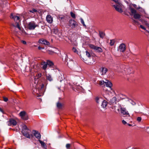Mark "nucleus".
Masks as SVG:
<instances>
[{
	"mask_svg": "<svg viewBox=\"0 0 149 149\" xmlns=\"http://www.w3.org/2000/svg\"><path fill=\"white\" fill-rule=\"evenodd\" d=\"M41 74L40 73H38V74L37 75V79L41 77Z\"/></svg>",
	"mask_w": 149,
	"mask_h": 149,
	"instance_id": "nucleus-42",
	"label": "nucleus"
},
{
	"mask_svg": "<svg viewBox=\"0 0 149 149\" xmlns=\"http://www.w3.org/2000/svg\"><path fill=\"white\" fill-rule=\"evenodd\" d=\"M146 31H147L149 33V31H148L147 30H146Z\"/></svg>",
	"mask_w": 149,
	"mask_h": 149,
	"instance_id": "nucleus-60",
	"label": "nucleus"
},
{
	"mask_svg": "<svg viewBox=\"0 0 149 149\" xmlns=\"http://www.w3.org/2000/svg\"><path fill=\"white\" fill-rule=\"evenodd\" d=\"M89 47L90 48L95 50L96 52H102V48L99 47L95 46L93 45H89Z\"/></svg>",
	"mask_w": 149,
	"mask_h": 149,
	"instance_id": "nucleus-6",
	"label": "nucleus"
},
{
	"mask_svg": "<svg viewBox=\"0 0 149 149\" xmlns=\"http://www.w3.org/2000/svg\"><path fill=\"white\" fill-rule=\"evenodd\" d=\"M3 100L5 102H6L8 101V100L7 97H3Z\"/></svg>",
	"mask_w": 149,
	"mask_h": 149,
	"instance_id": "nucleus-40",
	"label": "nucleus"
},
{
	"mask_svg": "<svg viewBox=\"0 0 149 149\" xmlns=\"http://www.w3.org/2000/svg\"><path fill=\"white\" fill-rule=\"evenodd\" d=\"M34 136L36 138L39 140H40L41 138V135L37 131L35 130H33V131Z\"/></svg>",
	"mask_w": 149,
	"mask_h": 149,
	"instance_id": "nucleus-12",
	"label": "nucleus"
},
{
	"mask_svg": "<svg viewBox=\"0 0 149 149\" xmlns=\"http://www.w3.org/2000/svg\"><path fill=\"white\" fill-rule=\"evenodd\" d=\"M47 65L50 66H52L54 65V63L52 62L49 60H47Z\"/></svg>",
	"mask_w": 149,
	"mask_h": 149,
	"instance_id": "nucleus-27",
	"label": "nucleus"
},
{
	"mask_svg": "<svg viewBox=\"0 0 149 149\" xmlns=\"http://www.w3.org/2000/svg\"><path fill=\"white\" fill-rule=\"evenodd\" d=\"M41 65H42V68L43 69L45 70L47 68V62H42Z\"/></svg>",
	"mask_w": 149,
	"mask_h": 149,
	"instance_id": "nucleus-20",
	"label": "nucleus"
},
{
	"mask_svg": "<svg viewBox=\"0 0 149 149\" xmlns=\"http://www.w3.org/2000/svg\"><path fill=\"white\" fill-rule=\"evenodd\" d=\"M14 32H15V33H17V31H14Z\"/></svg>",
	"mask_w": 149,
	"mask_h": 149,
	"instance_id": "nucleus-58",
	"label": "nucleus"
},
{
	"mask_svg": "<svg viewBox=\"0 0 149 149\" xmlns=\"http://www.w3.org/2000/svg\"><path fill=\"white\" fill-rule=\"evenodd\" d=\"M29 130V128L25 125H24L22 129V133L23 135L27 138H29V133L28 131Z\"/></svg>",
	"mask_w": 149,
	"mask_h": 149,
	"instance_id": "nucleus-1",
	"label": "nucleus"
},
{
	"mask_svg": "<svg viewBox=\"0 0 149 149\" xmlns=\"http://www.w3.org/2000/svg\"><path fill=\"white\" fill-rule=\"evenodd\" d=\"M8 125L9 126H11L13 125V126H15L17 124L16 121L13 119L10 118L9 120L8 121Z\"/></svg>",
	"mask_w": 149,
	"mask_h": 149,
	"instance_id": "nucleus-10",
	"label": "nucleus"
},
{
	"mask_svg": "<svg viewBox=\"0 0 149 149\" xmlns=\"http://www.w3.org/2000/svg\"><path fill=\"white\" fill-rule=\"evenodd\" d=\"M22 118L25 120H28L29 118V117L27 114L26 113L24 116L22 117Z\"/></svg>",
	"mask_w": 149,
	"mask_h": 149,
	"instance_id": "nucleus-31",
	"label": "nucleus"
},
{
	"mask_svg": "<svg viewBox=\"0 0 149 149\" xmlns=\"http://www.w3.org/2000/svg\"><path fill=\"white\" fill-rule=\"evenodd\" d=\"M149 128V127H147V128Z\"/></svg>",
	"mask_w": 149,
	"mask_h": 149,
	"instance_id": "nucleus-63",
	"label": "nucleus"
},
{
	"mask_svg": "<svg viewBox=\"0 0 149 149\" xmlns=\"http://www.w3.org/2000/svg\"><path fill=\"white\" fill-rule=\"evenodd\" d=\"M105 91H106L105 92H109V91H108L107 90H105Z\"/></svg>",
	"mask_w": 149,
	"mask_h": 149,
	"instance_id": "nucleus-57",
	"label": "nucleus"
},
{
	"mask_svg": "<svg viewBox=\"0 0 149 149\" xmlns=\"http://www.w3.org/2000/svg\"><path fill=\"white\" fill-rule=\"evenodd\" d=\"M99 34L100 37L102 39L104 38L105 36V33L102 31H99Z\"/></svg>",
	"mask_w": 149,
	"mask_h": 149,
	"instance_id": "nucleus-24",
	"label": "nucleus"
},
{
	"mask_svg": "<svg viewBox=\"0 0 149 149\" xmlns=\"http://www.w3.org/2000/svg\"><path fill=\"white\" fill-rule=\"evenodd\" d=\"M146 25L147 26L149 27V24L148 23H146Z\"/></svg>",
	"mask_w": 149,
	"mask_h": 149,
	"instance_id": "nucleus-53",
	"label": "nucleus"
},
{
	"mask_svg": "<svg viewBox=\"0 0 149 149\" xmlns=\"http://www.w3.org/2000/svg\"><path fill=\"white\" fill-rule=\"evenodd\" d=\"M95 100L96 102L99 104L100 102H101L103 101V99L101 97L97 96L95 97Z\"/></svg>",
	"mask_w": 149,
	"mask_h": 149,
	"instance_id": "nucleus-14",
	"label": "nucleus"
},
{
	"mask_svg": "<svg viewBox=\"0 0 149 149\" xmlns=\"http://www.w3.org/2000/svg\"><path fill=\"white\" fill-rule=\"evenodd\" d=\"M105 85L107 87H109L110 88V89L111 90V91L110 92L111 93H115L116 92H118V91L115 92L112 89L111 87L112 86V84L110 81L108 80H106L105 81Z\"/></svg>",
	"mask_w": 149,
	"mask_h": 149,
	"instance_id": "nucleus-5",
	"label": "nucleus"
},
{
	"mask_svg": "<svg viewBox=\"0 0 149 149\" xmlns=\"http://www.w3.org/2000/svg\"><path fill=\"white\" fill-rule=\"evenodd\" d=\"M130 9L131 11V13L132 14H135V13H136V10L134 9V8H130Z\"/></svg>",
	"mask_w": 149,
	"mask_h": 149,
	"instance_id": "nucleus-29",
	"label": "nucleus"
},
{
	"mask_svg": "<svg viewBox=\"0 0 149 149\" xmlns=\"http://www.w3.org/2000/svg\"><path fill=\"white\" fill-rule=\"evenodd\" d=\"M122 4L120 2L116 4V5H114L113 6L114 8L119 13H122L123 11L121 8Z\"/></svg>",
	"mask_w": 149,
	"mask_h": 149,
	"instance_id": "nucleus-4",
	"label": "nucleus"
},
{
	"mask_svg": "<svg viewBox=\"0 0 149 149\" xmlns=\"http://www.w3.org/2000/svg\"><path fill=\"white\" fill-rule=\"evenodd\" d=\"M43 95H40V94H36V95H34V96L36 97L37 99H40L41 101H42V100L41 98H40L39 97Z\"/></svg>",
	"mask_w": 149,
	"mask_h": 149,
	"instance_id": "nucleus-30",
	"label": "nucleus"
},
{
	"mask_svg": "<svg viewBox=\"0 0 149 149\" xmlns=\"http://www.w3.org/2000/svg\"><path fill=\"white\" fill-rule=\"evenodd\" d=\"M127 125H128L130 126H132V125H131V124H128V123H127Z\"/></svg>",
	"mask_w": 149,
	"mask_h": 149,
	"instance_id": "nucleus-52",
	"label": "nucleus"
},
{
	"mask_svg": "<svg viewBox=\"0 0 149 149\" xmlns=\"http://www.w3.org/2000/svg\"><path fill=\"white\" fill-rule=\"evenodd\" d=\"M70 15H71V17L72 18H73L74 19L75 18H76L75 15L74 13H73L72 12H70Z\"/></svg>",
	"mask_w": 149,
	"mask_h": 149,
	"instance_id": "nucleus-33",
	"label": "nucleus"
},
{
	"mask_svg": "<svg viewBox=\"0 0 149 149\" xmlns=\"http://www.w3.org/2000/svg\"><path fill=\"white\" fill-rule=\"evenodd\" d=\"M10 18L14 19L15 24H17V27L20 30H21V29L19 23L17 22V20H19V16L14 15L13 14H11Z\"/></svg>",
	"mask_w": 149,
	"mask_h": 149,
	"instance_id": "nucleus-2",
	"label": "nucleus"
},
{
	"mask_svg": "<svg viewBox=\"0 0 149 149\" xmlns=\"http://www.w3.org/2000/svg\"><path fill=\"white\" fill-rule=\"evenodd\" d=\"M131 104L133 105H134L136 104V103L135 102H134V101H132V102H131Z\"/></svg>",
	"mask_w": 149,
	"mask_h": 149,
	"instance_id": "nucleus-45",
	"label": "nucleus"
},
{
	"mask_svg": "<svg viewBox=\"0 0 149 149\" xmlns=\"http://www.w3.org/2000/svg\"><path fill=\"white\" fill-rule=\"evenodd\" d=\"M72 51L74 52V53H77V54L78 53V51H77V49L75 48L74 47H73L72 48Z\"/></svg>",
	"mask_w": 149,
	"mask_h": 149,
	"instance_id": "nucleus-36",
	"label": "nucleus"
},
{
	"mask_svg": "<svg viewBox=\"0 0 149 149\" xmlns=\"http://www.w3.org/2000/svg\"><path fill=\"white\" fill-rule=\"evenodd\" d=\"M78 25L77 22L74 20L70 19L69 22V25L72 28H74Z\"/></svg>",
	"mask_w": 149,
	"mask_h": 149,
	"instance_id": "nucleus-7",
	"label": "nucleus"
},
{
	"mask_svg": "<svg viewBox=\"0 0 149 149\" xmlns=\"http://www.w3.org/2000/svg\"><path fill=\"white\" fill-rule=\"evenodd\" d=\"M86 55L88 57H91V55L87 51L86 52Z\"/></svg>",
	"mask_w": 149,
	"mask_h": 149,
	"instance_id": "nucleus-38",
	"label": "nucleus"
},
{
	"mask_svg": "<svg viewBox=\"0 0 149 149\" xmlns=\"http://www.w3.org/2000/svg\"><path fill=\"white\" fill-rule=\"evenodd\" d=\"M74 62L73 60H69L67 62V65L70 68H72L74 66Z\"/></svg>",
	"mask_w": 149,
	"mask_h": 149,
	"instance_id": "nucleus-15",
	"label": "nucleus"
},
{
	"mask_svg": "<svg viewBox=\"0 0 149 149\" xmlns=\"http://www.w3.org/2000/svg\"><path fill=\"white\" fill-rule=\"evenodd\" d=\"M81 87H79V89H81Z\"/></svg>",
	"mask_w": 149,
	"mask_h": 149,
	"instance_id": "nucleus-59",
	"label": "nucleus"
},
{
	"mask_svg": "<svg viewBox=\"0 0 149 149\" xmlns=\"http://www.w3.org/2000/svg\"><path fill=\"white\" fill-rule=\"evenodd\" d=\"M38 49H39V50H41V49H44V47H40V46H39L38 47Z\"/></svg>",
	"mask_w": 149,
	"mask_h": 149,
	"instance_id": "nucleus-46",
	"label": "nucleus"
},
{
	"mask_svg": "<svg viewBox=\"0 0 149 149\" xmlns=\"http://www.w3.org/2000/svg\"><path fill=\"white\" fill-rule=\"evenodd\" d=\"M122 123L124 125H125L126 124H127V122L124 120H122Z\"/></svg>",
	"mask_w": 149,
	"mask_h": 149,
	"instance_id": "nucleus-44",
	"label": "nucleus"
},
{
	"mask_svg": "<svg viewBox=\"0 0 149 149\" xmlns=\"http://www.w3.org/2000/svg\"><path fill=\"white\" fill-rule=\"evenodd\" d=\"M80 19L81 21V23L83 24V26L86 27V25L85 24L84 21V20H83V19L82 18H80Z\"/></svg>",
	"mask_w": 149,
	"mask_h": 149,
	"instance_id": "nucleus-37",
	"label": "nucleus"
},
{
	"mask_svg": "<svg viewBox=\"0 0 149 149\" xmlns=\"http://www.w3.org/2000/svg\"><path fill=\"white\" fill-rule=\"evenodd\" d=\"M0 111L2 113H4V111L1 108H0Z\"/></svg>",
	"mask_w": 149,
	"mask_h": 149,
	"instance_id": "nucleus-50",
	"label": "nucleus"
},
{
	"mask_svg": "<svg viewBox=\"0 0 149 149\" xmlns=\"http://www.w3.org/2000/svg\"><path fill=\"white\" fill-rule=\"evenodd\" d=\"M38 141L40 142V143L41 144V146H42L44 148H46L47 146L45 143L44 142L40 140H39Z\"/></svg>",
	"mask_w": 149,
	"mask_h": 149,
	"instance_id": "nucleus-23",
	"label": "nucleus"
},
{
	"mask_svg": "<svg viewBox=\"0 0 149 149\" xmlns=\"http://www.w3.org/2000/svg\"><path fill=\"white\" fill-rule=\"evenodd\" d=\"M46 78L47 80H48L50 81H52L53 80V78L49 74H46Z\"/></svg>",
	"mask_w": 149,
	"mask_h": 149,
	"instance_id": "nucleus-17",
	"label": "nucleus"
},
{
	"mask_svg": "<svg viewBox=\"0 0 149 149\" xmlns=\"http://www.w3.org/2000/svg\"><path fill=\"white\" fill-rule=\"evenodd\" d=\"M133 21L135 22H136V21L135 20H134Z\"/></svg>",
	"mask_w": 149,
	"mask_h": 149,
	"instance_id": "nucleus-56",
	"label": "nucleus"
},
{
	"mask_svg": "<svg viewBox=\"0 0 149 149\" xmlns=\"http://www.w3.org/2000/svg\"><path fill=\"white\" fill-rule=\"evenodd\" d=\"M99 84L100 86H105V81H104L103 80H101L98 83Z\"/></svg>",
	"mask_w": 149,
	"mask_h": 149,
	"instance_id": "nucleus-28",
	"label": "nucleus"
},
{
	"mask_svg": "<svg viewBox=\"0 0 149 149\" xmlns=\"http://www.w3.org/2000/svg\"><path fill=\"white\" fill-rule=\"evenodd\" d=\"M38 25L36 24V23L34 22H29L28 24V28L30 30H34L35 28L38 26Z\"/></svg>",
	"mask_w": 149,
	"mask_h": 149,
	"instance_id": "nucleus-3",
	"label": "nucleus"
},
{
	"mask_svg": "<svg viewBox=\"0 0 149 149\" xmlns=\"http://www.w3.org/2000/svg\"><path fill=\"white\" fill-rule=\"evenodd\" d=\"M59 18H60L61 20L64 18V17L63 16H60L59 17Z\"/></svg>",
	"mask_w": 149,
	"mask_h": 149,
	"instance_id": "nucleus-48",
	"label": "nucleus"
},
{
	"mask_svg": "<svg viewBox=\"0 0 149 149\" xmlns=\"http://www.w3.org/2000/svg\"><path fill=\"white\" fill-rule=\"evenodd\" d=\"M100 70L102 72V74H105L107 71V69L106 68H102L100 69Z\"/></svg>",
	"mask_w": 149,
	"mask_h": 149,
	"instance_id": "nucleus-21",
	"label": "nucleus"
},
{
	"mask_svg": "<svg viewBox=\"0 0 149 149\" xmlns=\"http://www.w3.org/2000/svg\"><path fill=\"white\" fill-rule=\"evenodd\" d=\"M140 27L141 28V29H144V30H146V28L143 26L142 25H140Z\"/></svg>",
	"mask_w": 149,
	"mask_h": 149,
	"instance_id": "nucleus-43",
	"label": "nucleus"
},
{
	"mask_svg": "<svg viewBox=\"0 0 149 149\" xmlns=\"http://www.w3.org/2000/svg\"><path fill=\"white\" fill-rule=\"evenodd\" d=\"M141 120V117H138L137 118V120L139 122H140Z\"/></svg>",
	"mask_w": 149,
	"mask_h": 149,
	"instance_id": "nucleus-41",
	"label": "nucleus"
},
{
	"mask_svg": "<svg viewBox=\"0 0 149 149\" xmlns=\"http://www.w3.org/2000/svg\"><path fill=\"white\" fill-rule=\"evenodd\" d=\"M53 31L54 33L56 34H57L58 32V30L56 28H55L53 29Z\"/></svg>",
	"mask_w": 149,
	"mask_h": 149,
	"instance_id": "nucleus-34",
	"label": "nucleus"
},
{
	"mask_svg": "<svg viewBox=\"0 0 149 149\" xmlns=\"http://www.w3.org/2000/svg\"><path fill=\"white\" fill-rule=\"evenodd\" d=\"M120 112L123 115H126L130 119L131 118V117L130 116L129 113L128 111H126L125 108L124 107H121L120 109Z\"/></svg>",
	"mask_w": 149,
	"mask_h": 149,
	"instance_id": "nucleus-8",
	"label": "nucleus"
},
{
	"mask_svg": "<svg viewBox=\"0 0 149 149\" xmlns=\"http://www.w3.org/2000/svg\"><path fill=\"white\" fill-rule=\"evenodd\" d=\"M126 48V46L125 44L122 43L120 45L118 50L121 52H124L125 51Z\"/></svg>",
	"mask_w": 149,
	"mask_h": 149,
	"instance_id": "nucleus-11",
	"label": "nucleus"
},
{
	"mask_svg": "<svg viewBox=\"0 0 149 149\" xmlns=\"http://www.w3.org/2000/svg\"><path fill=\"white\" fill-rule=\"evenodd\" d=\"M21 42L24 45H26V42L24 40H21Z\"/></svg>",
	"mask_w": 149,
	"mask_h": 149,
	"instance_id": "nucleus-47",
	"label": "nucleus"
},
{
	"mask_svg": "<svg viewBox=\"0 0 149 149\" xmlns=\"http://www.w3.org/2000/svg\"><path fill=\"white\" fill-rule=\"evenodd\" d=\"M29 135L30 136V138H28V139H30L31 138H33V135L32 134H29Z\"/></svg>",
	"mask_w": 149,
	"mask_h": 149,
	"instance_id": "nucleus-49",
	"label": "nucleus"
},
{
	"mask_svg": "<svg viewBox=\"0 0 149 149\" xmlns=\"http://www.w3.org/2000/svg\"><path fill=\"white\" fill-rule=\"evenodd\" d=\"M38 43L40 44H43L45 45H49L50 44L49 41L44 38L40 39L38 41Z\"/></svg>",
	"mask_w": 149,
	"mask_h": 149,
	"instance_id": "nucleus-9",
	"label": "nucleus"
},
{
	"mask_svg": "<svg viewBox=\"0 0 149 149\" xmlns=\"http://www.w3.org/2000/svg\"><path fill=\"white\" fill-rule=\"evenodd\" d=\"M81 92H82V93L85 92L84 91V89H83V90H82V91H81Z\"/></svg>",
	"mask_w": 149,
	"mask_h": 149,
	"instance_id": "nucleus-55",
	"label": "nucleus"
},
{
	"mask_svg": "<svg viewBox=\"0 0 149 149\" xmlns=\"http://www.w3.org/2000/svg\"><path fill=\"white\" fill-rule=\"evenodd\" d=\"M58 89H59V88H58Z\"/></svg>",
	"mask_w": 149,
	"mask_h": 149,
	"instance_id": "nucleus-62",
	"label": "nucleus"
},
{
	"mask_svg": "<svg viewBox=\"0 0 149 149\" xmlns=\"http://www.w3.org/2000/svg\"><path fill=\"white\" fill-rule=\"evenodd\" d=\"M16 24L17 25V24ZM12 26H13L14 27H17V25L16 26H15L14 24H12Z\"/></svg>",
	"mask_w": 149,
	"mask_h": 149,
	"instance_id": "nucleus-51",
	"label": "nucleus"
},
{
	"mask_svg": "<svg viewBox=\"0 0 149 149\" xmlns=\"http://www.w3.org/2000/svg\"><path fill=\"white\" fill-rule=\"evenodd\" d=\"M63 105L59 102L56 103V107L58 109H61L62 108Z\"/></svg>",
	"mask_w": 149,
	"mask_h": 149,
	"instance_id": "nucleus-19",
	"label": "nucleus"
},
{
	"mask_svg": "<svg viewBox=\"0 0 149 149\" xmlns=\"http://www.w3.org/2000/svg\"><path fill=\"white\" fill-rule=\"evenodd\" d=\"M26 113L25 111H21L19 113V116H21V118L24 116Z\"/></svg>",
	"mask_w": 149,
	"mask_h": 149,
	"instance_id": "nucleus-26",
	"label": "nucleus"
},
{
	"mask_svg": "<svg viewBox=\"0 0 149 149\" xmlns=\"http://www.w3.org/2000/svg\"><path fill=\"white\" fill-rule=\"evenodd\" d=\"M133 6L135 8H136V4H133Z\"/></svg>",
	"mask_w": 149,
	"mask_h": 149,
	"instance_id": "nucleus-54",
	"label": "nucleus"
},
{
	"mask_svg": "<svg viewBox=\"0 0 149 149\" xmlns=\"http://www.w3.org/2000/svg\"><path fill=\"white\" fill-rule=\"evenodd\" d=\"M70 144L68 143L66 145V147L68 149L70 148Z\"/></svg>",
	"mask_w": 149,
	"mask_h": 149,
	"instance_id": "nucleus-39",
	"label": "nucleus"
},
{
	"mask_svg": "<svg viewBox=\"0 0 149 149\" xmlns=\"http://www.w3.org/2000/svg\"><path fill=\"white\" fill-rule=\"evenodd\" d=\"M110 45L111 46H112L115 43V41L114 40H110Z\"/></svg>",
	"mask_w": 149,
	"mask_h": 149,
	"instance_id": "nucleus-32",
	"label": "nucleus"
},
{
	"mask_svg": "<svg viewBox=\"0 0 149 149\" xmlns=\"http://www.w3.org/2000/svg\"><path fill=\"white\" fill-rule=\"evenodd\" d=\"M29 12L33 13H34L35 12H37V11L35 9H33L32 10H29Z\"/></svg>",
	"mask_w": 149,
	"mask_h": 149,
	"instance_id": "nucleus-35",
	"label": "nucleus"
},
{
	"mask_svg": "<svg viewBox=\"0 0 149 149\" xmlns=\"http://www.w3.org/2000/svg\"><path fill=\"white\" fill-rule=\"evenodd\" d=\"M107 102L105 100H103L102 102L101 106L104 108H105L107 104Z\"/></svg>",
	"mask_w": 149,
	"mask_h": 149,
	"instance_id": "nucleus-18",
	"label": "nucleus"
},
{
	"mask_svg": "<svg viewBox=\"0 0 149 149\" xmlns=\"http://www.w3.org/2000/svg\"><path fill=\"white\" fill-rule=\"evenodd\" d=\"M134 17L135 19H139L141 17V15L139 14L135 13L134 15Z\"/></svg>",
	"mask_w": 149,
	"mask_h": 149,
	"instance_id": "nucleus-25",
	"label": "nucleus"
},
{
	"mask_svg": "<svg viewBox=\"0 0 149 149\" xmlns=\"http://www.w3.org/2000/svg\"><path fill=\"white\" fill-rule=\"evenodd\" d=\"M132 70V69L131 68H125V70L126 72L128 74H130L133 72V71H132V72H131V70Z\"/></svg>",
	"mask_w": 149,
	"mask_h": 149,
	"instance_id": "nucleus-22",
	"label": "nucleus"
},
{
	"mask_svg": "<svg viewBox=\"0 0 149 149\" xmlns=\"http://www.w3.org/2000/svg\"><path fill=\"white\" fill-rule=\"evenodd\" d=\"M134 148L135 149H137V148Z\"/></svg>",
	"mask_w": 149,
	"mask_h": 149,
	"instance_id": "nucleus-61",
	"label": "nucleus"
},
{
	"mask_svg": "<svg viewBox=\"0 0 149 149\" xmlns=\"http://www.w3.org/2000/svg\"><path fill=\"white\" fill-rule=\"evenodd\" d=\"M116 97H114L112 99H110L109 102L111 104H113L114 103H116Z\"/></svg>",
	"mask_w": 149,
	"mask_h": 149,
	"instance_id": "nucleus-16",
	"label": "nucleus"
},
{
	"mask_svg": "<svg viewBox=\"0 0 149 149\" xmlns=\"http://www.w3.org/2000/svg\"><path fill=\"white\" fill-rule=\"evenodd\" d=\"M46 19L47 22L49 23H51L53 22V18L49 15H47Z\"/></svg>",
	"mask_w": 149,
	"mask_h": 149,
	"instance_id": "nucleus-13",
	"label": "nucleus"
}]
</instances>
